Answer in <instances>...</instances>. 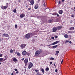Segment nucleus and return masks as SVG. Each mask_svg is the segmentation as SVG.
Masks as SVG:
<instances>
[{"instance_id":"obj_1","label":"nucleus","mask_w":75,"mask_h":75,"mask_svg":"<svg viewBox=\"0 0 75 75\" xmlns=\"http://www.w3.org/2000/svg\"><path fill=\"white\" fill-rule=\"evenodd\" d=\"M42 52V50L41 49L38 50L35 52V56L37 57V56H38L40 54H41Z\"/></svg>"},{"instance_id":"obj_2","label":"nucleus","mask_w":75,"mask_h":75,"mask_svg":"<svg viewBox=\"0 0 75 75\" xmlns=\"http://www.w3.org/2000/svg\"><path fill=\"white\" fill-rule=\"evenodd\" d=\"M34 34L32 33H29L25 35V38L27 39H29V38H30V37H32L34 36Z\"/></svg>"},{"instance_id":"obj_3","label":"nucleus","mask_w":75,"mask_h":75,"mask_svg":"<svg viewBox=\"0 0 75 75\" xmlns=\"http://www.w3.org/2000/svg\"><path fill=\"white\" fill-rule=\"evenodd\" d=\"M28 61V59H25L24 60V63L25 66H27V65Z\"/></svg>"},{"instance_id":"obj_4","label":"nucleus","mask_w":75,"mask_h":75,"mask_svg":"<svg viewBox=\"0 0 75 75\" xmlns=\"http://www.w3.org/2000/svg\"><path fill=\"white\" fill-rule=\"evenodd\" d=\"M21 48V49H24L26 47V45L25 44H22L20 46Z\"/></svg>"},{"instance_id":"obj_5","label":"nucleus","mask_w":75,"mask_h":75,"mask_svg":"<svg viewBox=\"0 0 75 75\" xmlns=\"http://www.w3.org/2000/svg\"><path fill=\"white\" fill-rule=\"evenodd\" d=\"M29 1L32 6L34 5V0H29Z\"/></svg>"},{"instance_id":"obj_6","label":"nucleus","mask_w":75,"mask_h":75,"mask_svg":"<svg viewBox=\"0 0 75 75\" xmlns=\"http://www.w3.org/2000/svg\"><path fill=\"white\" fill-rule=\"evenodd\" d=\"M33 64H32L31 63H29L28 66V68L29 69H30L31 68H32L33 67Z\"/></svg>"},{"instance_id":"obj_7","label":"nucleus","mask_w":75,"mask_h":75,"mask_svg":"<svg viewBox=\"0 0 75 75\" xmlns=\"http://www.w3.org/2000/svg\"><path fill=\"white\" fill-rule=\"evenodd\" d=\"M57 29L58 30H60L61 29H62V28H62V26L60 25V26H58L57 27Z\"/></svg>"},{"instance_id":"obj_8","label":"nucleus","mask_w":75,"mask_h":75,"mask_svg":"<svg viewBox=\"0 0 75 75\" xmlns=\"http://www.w3.org/2000/svg\"><path fill=\"white\" fill-rule=\"evenodd\" d=\"M10 36L8 34H6V33H4L3 34L2 37H9Z\"/></svg>"},{"instance_id":"obj_9","label":"nucleus","mask_w":75,"mask_h":75,"mask_svg":"<svg viewBox=\"0 0 75 75\" xmlns=\"http://www.w3.org/2000/svg\"><path fill=\"white\" fill-rule=\"evenodd\" d=\"M7 7H8V6H3V5H2L1 8L4 10H6V9Z\"/></svg>"},{"instance_id":"obj_10","label":"nucleus","mask_w":75,"mask_h":75,"mask_svg":"<svg viewBox=\"0 0 75 75\" xmlns=\"http://www.w3.org/2000/svg\"><path fill=\"white\" fill-rule=\"evenodd\" d=\"M59 42V41H56L53 43H52V44H51L50 45H55V44H58V43Z\"/></svg>"},{"instance_id":"obj_11","label":"nucleus","mask_w":75,"mask_h":75,"mask_svg":"<svg viewBox=\"0 0 75 75\" xmlns=\"http://www.w3.org/2000/svg\"><path fill=\"white\" fill-rule=\"evenodd\" d=\"M57 27H54L52 29L53 32H56L57 31Z\"/></svg>"},{"instance_id":"obj_12","label":"nucleus","mask_w":75,"mask_h":75,"mask_svg":"<svg viewBox=\"0 0 75 75\" xmlns=\"http://www.w3.org/2000/svg\"><path fill=\"white\" fill-rule=\"evenodd\" d=\"M24 17H25V14L24 13H22L20 16V18H23Z\"/></svg>"},{"instance_id":"obj_13","label":"nucleus","mask_w":75,"mask_h":75,"mask_svg":"<svg viewBox=\"0 0 75 75\" xmlns=\"http://www.w3.org/2000/svg\"><path fill=\"white\" fill-rule=\"evenodd\" d=\"M27 54V52L25 50L23 51L22 53V54L23 55H24Z\"/></svg>"},{"instance_id":"obj_14","label":"nucleus","mask_w":75,"mask_h":75,"mask_svg":"<svg viewBox=\"0 0 75 75\" xmlns=\"http://www.w3.org/2000/svg\"><path fill=\"white\" fill-rule=\"evenodd\" d=\"M38 8V4H36L34 8L35 9H37Z\"/></svg>"},{"instance_id":"obj_15","label":"nucleus","mask_w":75,"mask_h":75,"mask_svg":"<svg viewBox=\"0 0 75 75\" xmlns=\"http://www.w3.org/2000/svg\"><path fill=\"white\" fill-rule=\"evenodd\" d=\"M15 54H17L18 56V57H20V56H21V54H20V53L18 52H15Z\"/></svg>"},{"instance_id":"obj_16","label":"nucleus","mask_w":75,"mask_h":75,"mask_svg":"<svg viewBox=\"0 0 75 75\" xmlns=\"http://www.w3.org/2000/svg\"><path fill=\"white\" fill-rule=\"evenodd\" d=\"M68 33H69L70 34H72V33H75V32L74 31H68Z\"/></svg>"},{"instance_id":"obj_17","label":"nucleus","mask_w":75,"mask_h":75,"mask_svg":"<svg viewBox=\"0 0 75 75\" xmlns=\"http://www.w3.org/2000/svg\"><path fill=\"white\" fill-rule=\"evenodd\" d=\"M59 13L60 14H62L63 13V11H62V10H59Z\"/></svg>"},{"instance_id":"obj_18","label":"nucleus","mask_w":75,"mask_h":75,"mask_svg":"<svg viewBox=\"0 0 75 75\" xmlns=\"http://www.w3.org/2000/svg\"><path fill=\"white\" fill-rule=\"evenodd\" d=\"M74 30V27H71L69 28V30Z\"/></svg>"},{"instance_id":"obj_19","label":"nucleus","mask_w":75,"mask_h":75,"mask_svg":"<svg viewBox=\"0 0 75 75\" xmlns=\"http://www.w3.org/2000/svg\"><path fill=\"white\" fill-rule=\"evenodd\" d=\"M64 37L66 38H68V35L67 34H65L64 35Z\"/></svg>"},{"instance_id":"obj_20","label":"nucleus","mask_w":75,"mask_h":75,"mask_svg":"<svg viewBox=\"0 0 75 75\" xmlns=\"http://www.w3.org/2000/svg\"><path fill=\"white\" fill-rule=\"evenodd\" d=\"M48 22L49 23H52L53 22V20H50L48 21Z\"/></svg>"},{"instance_id":"obj_21","label":"nucleus","mask_w":75,"mask_h":75,"mask_svg":"<svg viewBox=\"0 0 75 75\" xmlns=\"http://www.w3.org/2000/svg\"><path fill=\"white\" fill-rule=\"evenodd\" d=\"M41 71L42 73H43V74H44V69L42 68L41 69Z\"/></svg>"},{"instance_id":"obj_22","label":"nucleus","mask_w":75,"mask_h":75,"mask_svg":"<svg viewBox=\"0 0 75 75\" xmlns=\"http://www.w3.org/2000/svg\"><path fill=\"white\" fill-rule=\"evenodd\" d=\"M13 62H16L17 61V59L14 58L13 59Z\"/></svg>"},{"instance_id":"obj_23","label":"nucleus","mask_w":75,"mask_h":75,"mask_svg":"<svg viewBox=\"0 0 75 75\" xmlns=\"http://www.w3.org/2000/svg\"><path fill=\"white\" fill-rule=\"evenodd\" d=\"M52 48H57V47H58V45H56L55 46H52Z\"/></svg>"},{"instance_id":"obj_24","label":"nucleus","mask_w":75,"mask_h":75,"mask_svg":"<svg viewBox=\"0 0 75 75\" xmlns=\"http://www.w3.org/2000/svg\"><path fill=\"white\" fill-rule=\"evenodd\" d=\"M10 53H13V51L12 49H11L10 50Z\"/></svg>"},{"instance_id":"obj_25","label":"nucleus","mask_w":75,"mask_h":75,"mask_svg":"<svg viewBox=\"0 0 75 75\" xmlns=\"http://www.w3.org/2000/svg\"><path fill=\"white\" fill-rule=\"evenodd\" d=\"M36 75H42L41 74H40V72H38L37 73Z\"/></svg>"},{"instance_id":"obj_26","label":"nucleus","mask_w":75,"mask_h":75,"mask_svg":"<svg viewBox=\"0 0 75 75\" xmlns=\"http://www.w3.org/2000/svg\"><path fill=\"white\" fill-rule=\"evenodd\" d=\"M3 60V58H0V62H1Z\"/></svg>"},{"instance_id":"obj_27","label":"nucleus","mask_w":75,"mask_h":75,"mask_svg":"<svg viewBox=\"0 0 75 75\" xmlns=\"http://www.w3.org/2000/svg\"><path fill=\"white\" fill-rule=\"evenodd\" d=\"M13 11V12H14V13H16V9H14Z\"/></svg>"},{"instance_id":"obj_28","label":"nucleus","mask_w":75,"mask_h":75,"mask_svg":"<svg viewBox=\"0 0 75 75\" xmlns=\"http://www.w3.org/2000/svg\"><path fill=\"white\" fill-rule=\"evenodd\" d=\"M57 13H55L52 14V15L53 16H56L57 15Z\"/></svg>"},{"instance_id":"obj_29","label":"nucleus","mask_w":75,"mask_h":75,"mask_svg":"<svg viewBox=\"0 0 75 75\" xmlns=\"http://www.w3.org/2000/svg\"><path fill=\"white\" fill-rule=\"evenodd\" d=\"M50 59V60H54V58L53 57H51Z\"/></svg>"},{"instance_id":"obj_30","label":"nucleus","mask_w":75,"mask_h":75,"mask_svg":"<svg viewBox=\"0 0 75 75\" xmlns=\"http://www.w3.org/2000/svg\"><path fill=\"white\" fill-rule=\"evenodd\" d=\"M46 70L47 71H48V70H49V68L48 67H47L46 68Z\"/></svg>"},{"instance_id":"obj_31","label":"nucleus","mask_w":75,"mask_h":75,"mask_svg":"<svg viewBox=\"0 0 75 75\" xmlns=\"http://www.w3.org/2000/svg\"><path fill=\"white\" fill-rule=\"evenodd\" d=\"M56 52L57 54H59V51H57Z\"/></svg>"},{"instance_id":"obj_32","label":"nucleus","mask_w":75,"mask_h":75,"mask_svg":"<svg viewBox=\"0 0 75 75\" xmlns=\"http://www.w3.org/2000/svg\"><path fill=\"white\" fill-rule=\"evenodd\" d=\"M15 28H17V25H15Z\"/></svg>"},{"instance_id":"obj_33","label":"nucleus","mask_w":75,"mask_h":75,"mask_svg":"<svg viewBox=\"0 0 75 75\" xmlns=\"http://www.w3.org/2000/svg\"><path fill=\"white\" fill-rule=\"evenodd\" d=\"M61 2L60 1H59L58 4H61Z\"/></svg>"},{"instance_id":"obj_34","label":"nucleus","mask_w":75,"mask_h":75,"mask_svg":"<svg viewBox=\"0 0 75 75\" xmlns=\"http://www.w3.org/2000/svg\"><path fill=\"white\" fill-rule=\"evenodd\" d=\"M71 17H74V14H72L71 16Z\"/></svg>"},{"instance_id":"obj_35","label":"nucleus","mask_w":75,"mask_h":75,"mask_svg":"<svg viewBox=\"0 0 75 75\" xmlns=\"http://www.w3.org/2000/svg\"><path fill=\"white\" fill-rule=\"evenodd\" d=\"M28 10H31V8H29L28 9Z\"/></svg>"},{"instance_id":"obj_36","label":"nucleus","mask_w":75,"mask_h":75,"mask_svg":"<svg viewBox=\"0 0 75 75\" xmlns=\"http://www.w3.org/2000/svg\"><path fill=\"white\" fill-rule=\"evenodd\" d=\"M55 71L56 72H58V69H55Z\"/></svg>"},{"instance_id":"obj_37","label":"nucleus","mask_w":75,"mask_h":75,"mask_svg":"<svg viewBox=\"0 0 75 75\" xmlns=\"http://www.w3.org/2000/svg\"><path fill=\"white\" fill-rule=\"evenodd\" d=\"M56 15H57V17H59V14H58L57 13Z\"/></svg>"},{"instance_id":"obj_38","label":"nucleus","mask_w":75,"mask_h":75,"mask_svg":"<svg viewBox=\"0 0 75 75\" xmlns=\"http://www.w3.org/2000/svg\"><path fill=\"white\" fill-rule=\"evenodd\" d=\"M35 72H38V71H39V70H35Z\"/></svg>"},{"instance_id":"obj_39","label":"nucleus","mask_w":75,"mask_h":75,"mask_svg":"<svg viewBox=\"0 0 75 75\" xmlns=\"http://www.w3.org/2000/svg\"><path fill=\"white\" fill-rule=\"evenodd\" d=\"M51 39L52 40H54V37H52L51 38Z\"/></svg>"},{"instance_id":"obj_40","label":"nucleus","mask_w":75,"mask_h":75,"mask_svg":"<svg viewBox=\"0 0 75 75\" xmlns=\"http://www.w3.org/2000/svg\"><path fill=\"white\" fill-rule=\"evenodd\" d=\"M69 42V41H68V40H67L66 41V43H67V42Z\"/></svg>"},{"instance_id":"obj_41","label":"nucleus","mask_w":75,"mask_h":75,"mask_svg":"<svg viewBox=\"0 0 75 75\" xmlns=\"http://www.w3.org/2000/svg\"><path fill=\"white\" fill-rule=\"evenodd\" d=\"M14 70L15 71H17L18 70L17 69H15Z\"/></svg>"},{"instance_id":"obj_42","label":"nucleus","mask_w":75,"mask_h":75,"mask_svg":"<svg viewBox=\"0 0 75 75\" xmlns=\"http://www.w3.org/2000/svg\"><path fill=\"white\" fill-rule=\"evenodd\" d=\"M58 38V36L57 35L55 36V38Z\"/></svg>"},{"instance_id":"obj_43","label":"nucleus","mask_w":75,"mask_h":75,"mask_svg":"<svg viewBox=\"0 0 75 75\" xmlns=\"http://www.w3.org/2000/svg\"><path fill=\"white\" fill-rule=\"evenodd\" d=\"M52 62H50V65H52Z\"/></svg>"},{"instance_id":"obj_44","label":"nucleus","mask_w":75,"mask_h":75,"mask_svg":"<svg viewBox=\"0 0 75 75\" xmlns=\"http://www.w3.org/2000/svg\"><path fill=\"white\" fill-rule=\"evenodd\" d=\"M63 61H64V60H63V59H62L61 62V63L62 64V62H63Z\"/></svg>"},{"instance_id":"obj_45","label":"nucleus","mask_w":75,"mask_h":75,"mask_svg":"<svg viewBox=\"0 0 75 75\" xmlns=\"http://www.w3.org/2000/svg\"><path fill=\"white\" fill-rule=\"evenodd\" d=\"M3 57V55H2V54H0V57Z\"/></svg>"},{"instance_id":"obj_46","label":"nucleus","mask_w":75,"mask_h":75,"mask_svg":"<svg viewBox=\"0 0 75 75\" xmlns=\"http://www.w3.org/2000/svg\"><path fill=\"white\" fill-rule=\"evenodd\" d=\"M43 6H44V7H45V3H44V4H43Z\"/></svg>"},{"instance_id":"obj_47","label":"nucleus","mask_w":75,"mask_h":75,"mask_svg":"<svg viewBox=\"0 0 75 75\" xmlns=\"http://www.w3.org/2000/svg\"><path fill=\"white\" fill-rule=\"evenodd\" d=\"M6 59H6H6H4V61H6Z\"/></svg>"},{"instance_id":"obj_48","label":"nucleus","mask_w":75,"mask_h":75,"mask_svg":"<svg viewBox=\"0 0 75 75\" xmlns=\"http://www.w3.org/2000/svg\"><path fill=\"white\" fill-rule=\"evenodd\" d=\"M21 60H22V61H24V58H23V59H22Z\"/></svg>"},{"instance_id":"obj_49","label":"nucleus","mask_w":75,"mask_h":75,"mask_svg":"<svg viewBox=\"0 0 75 75\" xmlns=\"http://www.w3.org/2000/svg\"><path fill=\"white\" fill-rule=\"evenodd\" d=\"M69 43L70 44H72V42H71V41H70Z\"/></svg>"},{"instance_id":"obj_50","label":"nucleus","mask_w":75,"mask_h":75,"mask_svg":"<svg viewBox=\"0 0 75 75\" xmlns=\"http://www.w3.org/2000/svg\"><path fill=\"white\" fill-rule=\"evenodd\" d=\"M65 0H62V2H64Z\"/></svg>"},{"instance_id":"obj_51","label":"nucleus","mask_w":75,"mask_h":75,"mask_svg":"<svg viewBox=\"0 0 75 75\" xmlns=\"http://www.w3.org/2000/svg\"><path fill=\"white\" fill-rule=\"evenodd\" d=\"M19 72H18V71H17L16 72V74H18Z\"/></svg>"},{"instance_id":"obj_52","label":"nucleus","mask_w":75,"mask_h":75,"mask_svg":"<svg viewBox=\"0 0 75 75\" xmlns=\"http://www.w3.org/2000/svg\"><path fill=\"white\" fill-rule=\"evenodd\" d=\"M72 21L71 20L70 21V23H72Z\"/></svg>"},{"instance_id":"obj_53","label":"nucleus","mask_w":75,"mask_h":75,"mask_svg":"<svg viewBox=\"0 0 75 75\" xmlns=\"http://www.w3.org/2000/svg\"><path fill=\"white\" fill-rule=\"evenodd\" d=\"M73 9H74V8H71V10H73Z\"/></svg>"},{"instance_id":"obj_54","label":"nucleus","mask_w":75,"mask_h":75,"mask_svg":"<svg viewBox=\"0 0 75 75\" xmlns=\"http://www.w3.org/2000/svg\"><path fill=\"white\" fill-rule=\"evenodd\" d=\"M27 54L28 55H30V53H27Z\"/></svg>"},{"instance_id":"obj_55","label":"nucleus","mask_w":75,"mask_h":75,"mask_svg":"<svg viewBox=\"0 0 75 75\" xmlns=\"http://www.w3.org/2000/svg\"><path fill=\"white\" fill-rule=\"evenodd\" d=\"M58 55V54L57 53H56L55 54V55Z\"/></svg>"},{"instance_id":"obj_56","label":"nucleus","mask_w":75,"mask_h":75,"mask_svg":"<svg viewBox=\"0 0 75 75\" xmlns=\"http://www.w3.org/2000/svg\"><path fill=\"white\" fill-rule=\"evenodd\" d=\"M21 1H20V0H18L19 3H20Z\"/></svg>"},{"instance_id":"obj_57","label":"nucleus","mask_w":75,"mask_h":75,"mask_svg":"<svg viewBox=\"0 0 75 75\" xmlns=\"http://www.w3.org/2000/svg\"><path fill=\"white\" fill-rule=\"evenodd\" d=\"M8 3H6V5H7L6 6H8Z\"/></svg>"},{"instance_id":"obj_58","label":"nucleus","mask_w":75,"mask_h":75,"mask_svg":"<svg viewBox=\"0 0 75 75\" xmlns=\"http://www.w3.org/2000/svg\"><path fill=\"white\" fill-rule=\"evenodd\" d=\"M1 39L0 38V42H1Z\"/></svg>"},{"instance_id":"obj_59","label":"nucleus","mask_w":75,"mask_h":75,"mask_svg":"<svg viewBox=\"0 0 75 75\" xmlns=\"http://www.w3.org/2000/svg\"><path fill=\"white\" fill-rule=\"evenodd\" d=\"M6 57H7V56H4V57L5 58H6Z\"/></svg>"},{"instance_id":"obj_60","label":"nucleus","mask_w":75,"mask_h":75,"mask_svg":"<svg viewBox=\"0 0 75 75\" xmlns=\"http://www.w3.org/2000/svg\"><path fill=\"white\" fill-rule=\"evenodd\" d=\"M74 11H75V7L74 8Z\"/></svg>"},{"instance_id":"obj_61","label":"nucleus","mask_w":75,"mask_h":75,"mask_svg":"<svg viewBox=\"0 0 75 75\" xmlns=\"http://www.w3.org/2000/svg\"><path fill=\"white\" fill-rule=\"evenodd\" d=\"M11 75H14V74H13V73H11Z\"/></svg>"},{"instance_id":"obj_62","label":"nucleus","mask_w":75,"mask_h":75,"mask_svg":"<svg viewBox=\"0 0 75 75\" xmlns=\"http://www.w3.org/2000/svg\"><path fill=\"white\" fill-rule=\"evenodd\" d=\"M69 36H70V37H72V35H69Z\"/></svg>"},{"instance_id":"obj_63","label":"nucleus","mask_w":75,"mask_h":75,"mask_svg":"<svg viewBox=\"0 0 75 75\" xmlns=\"http://www.w3.org/2000/svg\"><path fill=\"white\" fill-rule=\"evenodd\" d=\"M54 66H55V63H54Z\"/></svg>"},{"instance_id":"obj_64","label":"nucleus","mask_w":75,"mask_h":75,"mask_svg":"<svg viewBox=\"0 0 75 75\" xmlns=\"http://www.w3.org/2000/svg\"><path fill=\"white\" fill-rule=\"evenodd\" d=\"M0 65H1V62L0 63Z\"/></svg>"}]
</instances>
